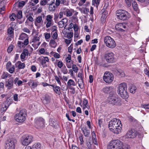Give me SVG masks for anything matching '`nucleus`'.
Returning <instances> with one entry per match:
<instances>
[{
	"mask_svg": "<svg viewBox=\"0 0 149 149\" xmlns=\"http://www.w3.org/2000/svg\"><path fill=\"white\" fill-rule=\"evenodd\" d=\"M122 126L120 121L116 118L112 119L109 123V128L110 130L115 134H118L120 132Z\"/></svg>",
	"mask_w": 149,
	"mask_h": 149,
	"instance_id": "1",
	"label": "nucleus"
},
{
	"mask_svg": "<svg viewBox=\"0 0 149 149\" xmlns=\"http://www.w3.org/2000/svg\"><path fill=\"white\" fill-rule=\"evenodd\" d=\"M122 142L119 139L113 140L111 141L107 146V149H127L128 146H125L123 148Z\"/></svg>",
	"mask_w": 149,
	"mask_h": 149,
	"instance_id": "2",
	"label": "nucleus"
},
{
	"mask_svg": "<svg viewBox=\"0 0 149 149\" xmlns=\"http://www.w3.org/2000/svg\"><path fill=\"white\" fill-rule=\"evenodd\" d=\"M106 102L113 105L119 106L121 104L120 99L114 93L109 94Z\"/></svg>",
	"mask_w": 149,
	"mask_h": 149,
	"instance_id": "3",
	"label": "nucleus"
},
{
	"mask_svg": "<svg viewBox=\"0 0 149 149\" xmlns=\"http://www.w3.org/2000/svg\"><path fill=\"white\" fill-rule=\"evenodd\" d=\"M118 93L123 99L127 98L129 96L127 91V85L126 83L123 82L120 84L118 87Z\"/></svg>",
	"mask_w": 149,
	"mask_h": 149,
	"instance_id": "4",
	"label": "nucleus"
},
{
	"mask_svg": "<svg viewBox=\"0 0 149 149\" xmlns=\"http://www.w3.org/2000/svg\"><path fill=\"white\" fill-rule=\"evenodd\" d=\"M129 13L127 11L123 10H119L116 12V15L118 19L123 21L128 19Z\"/></svg>",
	"mask_w": 149,
	"mask_h": 149,
	"instance_id": "5",
	"label": "nucleus"
},
{
	"mask_svg": "<svg viewBox=\"0 0 149 149\" xmlns=\"http://www.w3.org/2000/svg\"><path fill=\"white\" fill-rule=\"evenodd\" d=\"M26 115L25 110L22 109L15 115V120L18 122L23 123L26 120Z\"/></svg>",
	"mask_w": 149,
	"mask_h": 149,
	"instance_id": "6",
	"label": "nucleus"
},
{
	"mask_svg": "<svg viewBox=\"0 0 149 149\" xmlns=\"http://www.w3.org/2000/svg\"><path fill=\"white\" fill-rule=\"evenodd\" d=\"M104 42L106 45L109 48H113L116 46L114 40L109 36L105 37L104 39Z\"/></svg>",
	"mask_w": 149,
	"mask_h": 149,
	"instance_id": "7",
	"label": "nucleus"
},
{
	"mask_svg": "<svg viewBox=\"0 0 149 149\" xmlns=\"http://www.w3.org/2000/svg\"><path fill=\"white\" fill-rule=\"evenodd\" d=\"M33 137L31 135H23L21 138V142L23 145L26 146L30 144L33 141Z\"/></svg>",
	"mask_w": 149,
	"mask_h": 149,
	"instance_id": "8",
	"label": "nucleus"
},
{
	"mask_svg": "<svg viewBox=\"0 0 149 149\" xmlns=\"http://www.w3.org/2000/svg\"><path fill=\"white\" fill-rule=\"evenodd\" d=\"M113 79V74L109 72L105 73L103 77L104 81L107 83H110L112 82Z\"/></svg>",
	"mask_w": 149,
	"mask_h": 149,
	"instance_id": "9",
	"label": "nucleus"
},
{
	"mask_svg": "<svg viewBox=\"0 0 149 149\" xmlns=\"http://www.w3.org/2000/svg\"><path fill=\"white\" fill-rule=\"evenodd\" d=\"M15 141L12 139L8 140L6 142V149H15Z\"/></svg>",
	"mask_w": 149,
	"mask_h": 149,
	"instance_id": "10",
	"label": "nucleus"
},
{
	"mask_svg": "<svg viewBox=\"0 0 149 149\" xmlns=\"http://www.w3.org/2000/svg\"><path fill=\"white\" fill-rule=\"evenodd\" d=\"M127 25L125 23H119L116 24V29L119 31L124 32L127 30Z\"/></svg>",
	"mask_w": 149,
	"mask_h": 149,
	"instance_id": "11",
	"label": "nucleus"
},
{
	"mask_svg": "<svg viewBox=\"0 0 149 149\" xmlns=\"http://www.w3.org/2000/svg\"><path fill=\"white\" fill-rule=\"evenodd\" d=\"M114 56V54L111 52L106 54L104 56L106 61L109 63H112L115 61V59Z\"/></svg>",
	"mask_w": 149,
	"mask_h": 149,
	"instance_id": "12",
	"label": "nucleus"
},
{
	"mask_svg": "<svg viewBox=\"0 0 149 149\" xmlns=\"http://www.w3.org/2000/svg\"><path fill=\"white\" fill-rule=\"evenodd\" d=\"M43 20L42 16L40 15L36 17L34 21V24L37 28H40L43 23Z\"/></svg>",
	"mask_w": 149,
	"mask_h": 149,
	"instance_id": "13",
	"label": "nucleus"
},
{
	"mask_svg": "<svg viewBox=\"0 0 149 149\" xmlns=\"http://www.w3.org/2000/svg\"><path fill=\"white\" fill-rule=\"evenodd\" d=\"M137 134L136 132L134 130H131L128 131L125 135L127 138H133L136 137Z\"/></svg>",
	"mask_w": 149,
	"mask_h": 149,
	"instance_id": "14",
	"label": "nucleus"
},
{
	"mask_svg": "<svg viewBox=\"0 0 149 149\" xmlns=\"http://www.w3.org/2000/svg\"><path fill=\"white\" fill-rule=\"evenodd\" d=\"M53 16L52 15H49L46 16V20L47 22L46 24V27L47 28H48L53 25Z\"/></svg>",
	"mask_w": 149,
	"mask_h": 149,
	"instance_id": "15",
	"label": "nucleus"
},
{
	"mask_svg": "<svg viewBox=\"0 0 149 149\" xmlns=\"http://www.w3.org/2000/svg\"><path fill=\"white\" fill-rule=\"evenodd\" d=\"M35 122L36 125L39 127H43L44 125V120L41 117L36 118Z\"/></svg>",
	"mask_w": 149,
	"mask_h": 149,
	"instance_id": "16",
	"label": "nucleus"
},
{
	"mask_svg": "<svg viewBox=\"0 0 149 149\" xmlns=\"http://www.w3.org/2000/svg\"><path fill=\"white\" fill-rule=\"evenodd\" d=\"M13 78L11 77L9 78L8 80L6 82L5 86L7 87V89L10 90L12 88L13 86Z\"/></svg>",
	"mask_w": 149,
	"mask_h": 149,
	"instance_id": "17",
	"label": "nucleus"
},
{
	"mask_svg": "<svg viewBox=\"0 0 149 149\" xmlns=\"http://www.w3.org/2000/svg\"><path fill=\"white\" fill-rule=\"evenodd\" d=\"M40 59V63L43 67H46L47 65L46 64L47 62H48L49 61V60L48 57L47 56H41Z\"/></svg>",
	"mask_w": 149,
	"mask_h": 149,
	"instance_id": "18",
	"label": "nucleus"
},
{
	"mask_svg": "<svg viewBox=\"0 0 149 149\" xmlns=\"http://www.w3.org/2000/svg\"><path fill=\"white\" fill-rule=\"evenodd\" d=\"M50 86L52 87V89L54 92L58 95H60L61 94V88L60 87L54 84L50 85Z\"/></svg>",
	"mask_w": 149,
	"mask_h": 149,
	"instance_id": "19",
	"label": "nucleus"
},
{
	"mask_svg": "<svg viewBox=\"0 0 149 149\" xmlns=\"http://www.w3.org/2000/svg\"><path fill=\"white\" fill-rule=\"evenodd\" d=\"M102 91L105 93H110V94L114 93L113 88L111 86H107L104 87L102 89Z\"/></svg>",
	"mask_w": 149,
	"mask_h": 149,
	"instance_id": "20",
	"label": "nucleus"
},
{
	"mask_svg": "<svg viewBox=\"0 0 149 149\" xmlns=\"http://www.w3.org/2000/svg\"><path fill=\"white\" fill-rule=\"evenodd\" d=\"M29 54V51L27 49L25 48L23 49L20 56L22 62L24 61L26 56H28Z\"/></svg>",
	"mask_w": 149,
	"mask_h": 149,
	"instance_id": "21",
	"label": "nucleus"
},
{
	"mask_svg": "<svg viewBox=\"0 0 149 149\" xmlns=\"http://www.w3.org/2000/svg\"><path fill=\"white\" fill-rule=\"evenodd\" d=\"M29 85L31 88H35L38 85V82L32 79H30L28 83Z\"/></svg>",
	"mask_w": 149,
	"mask_h": 149,
	"instance_id": "22",
	"label": "nucleus"
},
{
	"mask_svg": "<svg viewBox=\"0 0 149 149\" xmlns=\"http://www.w3.org/2000/svg\"><path fill=\"white\" fill-rule=\"evenodd\" d=\"M81 130L83 131L85 136L88 137L89 136L90 132L86 126H83L81 128Z\"/></svg>",
	"mask_w": 149,
	"mask_h": 149,
	"instance_id": "23",
	"label": "nucleus"
},
{
	"mask_svg": "<svg viewBox=\"0 0 149 149\" xmlns=\"http://www.w3.org/2000/svg\"><path fill=\"white\" fill-rule=\"evenodd\" d=\"M114 73L116 75L120 77H124L125 76L124 72L121 70H116L114 71Z\"/></svg>",
	"mask_w": 149,
	"mask_h": 149,
	"instance_id": "24",
	"label": "nucleus"
},
{
	"mask_svg": "<svg viewBox=\"0 0 149 149\" xmlns=\"http://www.w3.org/2000/svg\"><path fill=\"white\" fill-rule=\"evenodd\" d=\"M67 21V20L66 19H63L61 21H60L58 23L59 27L60 28H63L65 24L66 23Z\"/></svg>",
	"mask_w": 149,
	"mask_h": 149,
	"instance_id": "25",
	"label": "nucleus"
},
{
	"mask_svg": "<svg viewBox=\"0 0 149 149\" xmlns=\"http://www.w3.org/2000/svg\"><path fill=\"white\" fill-rule=\"evenodd\" d=\"M50 97L47 95H46L42 100L43 103L46 104L49 103L50 100Z\"/></svg>",
	"mask_w": 149,
	"mask_h": 149,
	"instance_id": "26",
	"label": "nucleus"
},
{
	"mask_svg": "<svg viewBox=\"0 0 149 149\" xmlns=\"http://www.w3.org/2000/svg\"><path fill=\"white\" fill-rule=\"evenodd\" d=\"M16 64L17 65V67L19 69H24L25 67V64L22 63L20 61H18Z\"/></svg>",
	"mask_w": 149,
	"mask_h": 149,
	"instance_id": "27",
	"label": "nucleus"
},
{
	"mask_svg": "<svg viewBox=\"0 0 149 149\" xmlns=\"http://www.w3.org/2000/svg\"><path fill=\"white\" fill-rule=\"evenodd\" d=\"M76 85L74 81L72 79H69L68 81L67 86L68 88H69L71 86H75Z\"/></svg>",
	"mask_w": 149,
	"mask_h": 149,
	"instance_id": "28",
	"label": "nucleus"
},
{
	"mask_svg": "<svg viewBox=\"0 0 149 149\" xmlns=\"http://www.w3.org/2000/svg\"><path fill=\"white\" fill-rule=\"evenodd\" d=\"M129 89L130 93H134L136 90V88L134 85L131 84L130 85Z\"/></svg>",
	"mask_w": 149,
	"mask_h": 149,
	"instance_id": "29",
	"label": "nucleus"
},
{
	"mask_svg": "<svg viewBox=\"0 0 149 149\" xmlns=\"http://www.w3.org/2000/svg\"><path fill=\"white\" fill-rule=\"evenodd\" d=\"M47 5H49V10L52 12L55 11L56 8H57L55 4H47Z\"/></svg>",
	"mask_w": 149,
	"mask_h": 149,
	"instance_id": "30",
	"label": "nucleus"
},
{
	"mask_svg": "<svg viewBox=\"0 0 149 149\" xmlns=\"http://www.w3.org/2000/svg\"><path fill=\"white\" fill-rule=\"evenodd\" d=\"M78 83L79 86L81 88H82L84 87V81L83 78H80L78 79Z\"/></svg>",
	"mask_w": 149,
	"mask_h": 149,
	"instance_id": "31",
	"label": "nucleus"
},
{
	"mask_svg": "<svg viewBox=\"0 0 149 149\" xmlns=\"http://www.w3.org/2000/svg\"><path fill=\"white\" fill-rule=\"evenodd\" d=\"M132 5L134 10L137 12L138 11V8L136 2L134 1H133V2H132Z\"/></svg>",
	"mask_w": 149,
	"mask_h": 149,
	"instance_id": "32",
	"label": "nucleus"
},
{
	"mask_svg": "<svg viewBox=\"0 0 149 149\" xmlns=\"http://www.w3.org/2000/svg\"><path fill=\"white\" fill-rule=\"evenodd\" d=\"M41 145L39 143H35L32 147V149H40Z\"/></svg>",
	"mask_w": 149,
	"mask_h": 149,
	"instance_id": "33",
	"label": "nucleus"
},
{
	"mask_svg": "<svg viewBox=\"0 0 149 149\" xmlns=\"http://www.w3.org/2000/svg\"><path fill=\"white\" fill-rule=\"evenodd\" d=\"M54 39H52L49 42V45L51 47L55 48L56 47V43L54 40Z\"/></svg>",
	"mask_w": 149,
	"mask_h": 149,
	"instance_id": "34",
	"label": "nucleus"
},
{
	"mask_svg": "<svg viewBox=\"0 0 149 149\" xmlns=\"http://www.w3.org/2000/svg\"><path fill=\"white\" fill-rule=\"evenodd\" d=\"M12 101L10 99H7L6 100L4 105L6 107V108H8L10 105Z\"/></svg>",
	"mask_w": 149,
	"mask_h": 149,
	"instance_id": "35",
	"label": "nucleus"
},
{
	"mask_svg": "<svg viewBox=\"0 0 149 149\" xmlns=\"http://www.w3.org/2000/svg\"><path fill=\"white\" fill-rule=\"evenodd\" d=\"M27 38H28V36L26 34L24 33H22L20 35L19 39L20 40H23Z\"/></svg>",
	"mask_w": 149,
	"mask_h": 149,
	"instance_id": "36",
	"label": "nucleus"
},
{
	"mask_svg": "<svg viewBox=\"0 0 149 149\" xmlns=\"http://www.w3.org/2000/svg\"><path fill=\"white\" fill-rule=\"evenodd\" d=\"M64 12L66 14V16L68 17H70L72 15V11L68 9H65Z\"/></svg>",
	"mask_w": 149,
	"mask_h": 149,
	"instance_id": "37",
	"label": "nucleus"
},
{
	"mask_svg": "<svg viewBox=\"0 0 149 149\" xmlns=\"http://www.w3.org/2000/svg\"><path fill=\"white\" fill-rule=\"evenodd\" d=\"M100 0H93L92 4L96 7H97L100 4Z\"/></svg>",
	"mask_w": 149,
	"mask_h": 149,
	"instance_id": "38",
	"label": "nucleus"
},
{
	"mask_svg": "<svg viewBox=\"0 0 149 149\" xmlns=\"http://www.w3.org/2000/svg\"><path fill=\"white\" fill-rule=\"evenodd\" d=\"M83 104L84 105V107H83V109H84L86 108H87L88 109L90 107L88 106V101L86 99H84L83 102Z\"/></svg>",
	"mask_w": 149,
	"mask_h": 149,
	"instance_id": "39",
	"label": "nucleus"
},
{
	"mask_svg": "<svg viewBox=\"0 0 149 149\" xmlns=\"http://www.w3.org/2000/svg\"><path fill=\"white\" fill-rule=\"evenodd\" d=\"M61 70L62 72H63L64 74H67L68 72L66 66L65 65L61 68Z\"/></svg>",
	"mask_w": 149,
	"mask_h": 149,
	"instance_id": "40",
	"label": "nucleus"
},
{
	"mask_svg": "<svg viewBox=\"0 0 149 149\" xmlns=\"http://www.w3.org/2000/svg\"><path fill=\"white\" fill-rule=\"evenodd\" d=\"M22 11L19 10L17 14V17L18 19H20L22 18Z\"/></svg>",
	"mask_w": 149,
	"mask_h": 149,
	"instance_id": "41",
	"label": "nucleus"
},
{
	"mask_svg": "<svg viewBox=\"0 0 149 149\" xmlns=\"http://www.w3.org/2000/svg\"><path fill=\"white\" fill-rule=\"evenodd\" d=\"M16 15L14 13H12L9 16V18L12 21H13L15 20V19L16 18Z\"/></svg>",
	"mask_w": 149,
	"mask_h": 149,
	"instance_id": "42",
	"label": "nucleus"
},
{
	"mask_svg": "<svg viewBox=\"0 0 149 149\" xmlns=\"http://www.w3.org/2000/svg\"><path fill=\"white\" fill-rule=\"evenodd\" d=\"M5 8L4 6H2L0 5V14H3L4 13V11L5 10Z\"/></svg>",
	"mask_w": 149,
	"mask_h": 149,
	"instance_id": "43",
	"label": "nucleus"
},
{
	"mask_svg": "<svg viewBox=\"0 0 149 149\" xmlns=\"http://www.w3.org/2000/svg\"><path fill=\"white\" fill-rule=\"evenodd\" d=\"M45 37L46 40L49 39L51 36V35L50 33H44Z\"/></svg>",
	"mask_w": 149,
	"mask_h": 149,
	"instance_id": "44",
	"label": "nucleus"
},
{
	"mask_svg": "<svg viewBox=\"0 0 149 149\" xmlns=\"http://www.w3.org/2000/svg\"><path fill=\"white\" fill-rule=\"evenodd\" d=\"M55 79L56 81L58 84L61 86V83L60 81V79L57 76H55Z\"/></svg>",
	"mask_w": 149,
	"mask_h": 149,
	"instance_id": "45",
	"label": "nucleus"
},
{
	"mask_svg": "<svg viewBox=\"0 0 149 149\" xmlns=\"http://www.w3.org/2000/svg\"><path fill=\"white\" fill-rule=\"evenodd\" d=\"M54 120L52 119L49 123V125L53 127H55L56 126V123L54 122Z\"/></svg>",
	"mask_w": 149,
	"mask_h": 149,
	"instance_id": "46",
	"label": "nucleus"
},
{
	"mask_svg": "<svg viewBox=\"0 0 149 149\" xmlns=\"http://www.w3.org/2000/svg\"><path fill=\"white\" fill-rule=\"evenodd\" d=\"M13 48V46L11 45H10L9 47H8L7 49V51L8 53H10Z\"/></svg>",
	"mask_w": 149,
	"mask_h": 149,
	"instance_id": "47",
	"label": "nucleus"
},
{
	"mask_svg": "<svg viewBox=\"0 0 149 149\" xmlns=\"http://www.w3.org/2000/svg\"><path fill=\"white\" fill-rule=\"evenodd\" d=\"M52 53L53 54V56L55 58H60V55L58 53L55 52H52Z\"/></svg>",
	"mask_w": 149,
	"mask_h": 149,
	"instance_id": "48",
	"label": "nucleus"
},
{
	"mask_svg": "<svg viewBox=\"0 0 149 149\" xmlns=\"http://www.w3.org/2000/svg\"><path fill=\"white\" fill-rule=\"evenodd\" d=\"M51 29L52 31V34L53 32H57V27L55 26H52Z\"/></svg>",
	"mask_w": 149,
	"mask_h": 149,
	"instance_id": "49",
	"label": "nucleus"
},
{
	"mask_svg": "<svg viewBox=\"0 0 149 149\" xmlns=\"http://www.w3.org/2000/svg\"><path fill=\"white\" fill-rule=\"evenodd\" d=\"M63 63L61 61H59L57 63V65L58 67L59 68H61L62 67H63Z\"/></svg>",
	"mask_w": 149,
	"mask_h": 149,
	"instance_id": "50",
	"label": "nucleus"
},
{
	"mask_svg": "<svg viewBox=\"0 0 149 149\" xmlns=\"http://www.w3.org/2000/svg\"><path fill=\"white\" fill-rule=\"evenodd\" d=\"M8 73L4 72L2 75L1 77L2 79H5L8 77Z\"/></svg>",
	"mask_w": 149,
	"mask_h": 149,
	"instance_id": "51",
	"label": "nucleus"
},
{
	"mask_svg": "<svg viewBox=\"0 0 149 149\" xmlns=\"http://www.w3.org/2000/svg\"><path fill=\"white\" fill-rule=\"evenodd\" d=\"M18 47L21 49L23 47H24V45H25L23 42L20 41H18Z\"/></svg>",
	"mask_w": 149,
	"mask_h": 149,
	"instance_id": "52",
	"label": "nucleus"
},
{
	"mask_svg": "<svg viewBox=\"0 0 149 149\" xmlns=\"http://www.w3.org/2000/svg\"><path fill=\"white\" fill-rule=\"evenodd\" d=\"M4 84L2 82L0 83V92H2L3 90Z\"/></svg>",
	"mask_w": 149,
	"mask_h": 149,
	"instance_id": "53",
	"label": "nucleus"
},
{
	"mask_svg": "<svg viewBox=\"0 0 149 149\" xmlns=\"http://www.w3.org/2000/svg\"><path fill=\"white\" fill-rule=\"evenodd\" d=\"M72 69L73 71L75 72H77L78 70V67L76 66L75 65L73 64L72 65Z\"/></svg>",
	"mask_w": 149,
	"mask_h": 149,
	"instance_id": "54",
	"label": "nucleus"
},
{
	"mask_svg": "<svg viewBox=\"0 0 149 149\" xmlns=\"http://www.w3.org/2000/svg\"><path fill=\"white\" fill-rule=\"evenodd\" d=\"M13 28L10 27L8 30V33L9 34H11L13 33Z\"/></svg>",
	"mask_w": 149,
	"mask_h": 149,
	"instance_id": "55",
	"label": "nucleus"
},
{
	"mask_svg": "<svg viewBox=\"0 0 149 149\" xmlns=\"http://www.w3.org/2000/svg\"><path fill=\"white\" fill-rule=\"evenodd\" d=\"M143 3L146 4L149 3V0H137Z\"/></svg>",
	"mask_w": 149,
	"mask_h": 149,
	"instance_id": "56",
	"label": "nucleus"
},
{
	"mask_svg": "<svg viewBox=\"0 0 149 149\" xmlns=\"http://www.w3.org/2000/svg\"><path fill=\"white\" fill-rule=\"evenodd\" d=\"M40 5L42 6H45L46 4H47V0H41L40 3Z\"/></svg>",
	"mask_w": 149,
	"mask_h": 149,
	"instance_id": "57",
	"label": "nucleus"
},
{
	"mask_svg": "<svg viewBox=\"0 0 149 149\" xmlns=\"http://www.w3.org/2000/svg\"><path fill=\"white\" fill-rule=\"evenodd\" d=\"M25 4V2L24 1H22L19 2L18 3V6L19 7H22Z\"/></svg>",
	"mask_w": 149,
	"mask_h": 149,
	"instance_id": "58",
	"label": "nucleus"
},
{
	"mask_svg": "<svg viewBox=\"0 0 149 149\" xmlns=\"http://www.w3.org/2000/svg\"><path fill=\"white\" fill-rule=\"evenodd\" d=\"M73 36V33L70 32L68 33L67 34V37L69 39L71 38Z\"/></svg>",
	"mask_w": 149,
	"mask_h": 149,
	"instance_id": "59",
	"label": "nucleus"
},
{
	"mask_svg": "<svg viewBox=\"0 0 149 149\" xmlns=\"http://www.w3.org/2000/svg\"><path fill=\"white\" fill-rule=\"evenodd\" d=\"M142 107L146 109H149V104H143L141 105Z\"/></svg>",
	"mask_w": 149,
	"mask_h": 149,
	"instance_id": "60",
	"label": "nucleus"
},
{
	"mask_svg": "<svg viewBox=\"0 0 149 149\" xmlns=\"http://www.w3.org/2000/svg\"><path fill=\"white\" fill-rule=\"evenodd\" d=\"M73 48V46L72 44H71L68 47V52L71 54L72 52V49Z\"/></svg>",
	"mask_w": 149,
	"mask_h": 149,
	"instance_id": "61",
	"label": "nucleus"
},
{
	"mask_svg": "<svg viewBox=\"0 0 149 149\" xmlns=\"http://www.w3.org/2000/svg\"><path fill=\"white\" fill-rule=\"evenodd\" d=\"M57 32H55L52 35V38L54 39H56L58 37Z\"/></svg>",
	"mask_w": 149,
	"mask_h": 149,
	"instance_id": "62",
	"label": "nucleus"
},
{
	"mask_svg": "<svg viewBox=\"0 0 149 149\" xmlns=\"http://www.w3.org/2000/svg\"><path fill=\"white\" fill-rule=\"evenodd\" d=\"M73 29L74 31H78V25L76 24H75L74 25V26L73 27Z\"/></svg>",
	"mask_w": 149,
	"mask_h": 149,
	"instance_id": "63",
	"label": "nucleus"
},
{
	"mask_svg": "<svg viewBox=\"0 0 149 149\" xmlns=\"http://www.w3.org/2000/svg\"><path fill=\"white\" fill-rule=\"evenodd\" d=\"M61 3V0H56V2L55 3V5L57 7Z\"/></svg>",
	"mask_w": 149,
	"mask_h": 149,
	"instance_id": "64",
	"label": "nucleus"
}]
</instances>
